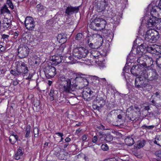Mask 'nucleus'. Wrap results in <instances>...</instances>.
<instances>
[{
    "label": "nucleus",
    "instance_id": "ddd939ff",
    "mask_svg": "<svg viewBox=\"0 0 161 161\" xmlns=\"http://www.w3.org/2000/svg\"><path fill=\"white\" fill-rule=\"evenodd\" d=\"M79 7L80 6L73 7L69 5L66 8L65 13L67 16H70L74 14L78 13L79 10Z\"/></svg>",
    "mask_w": 161,
    "mask_h": 161
},
{
    "label": "nucleus",
    "instance_id": "f257e3e1",
    "mask_svg": "<svg viewBox=\"0 0 161 161\" xmlns=\"http://www.w3.org/2000/svg\"><path fill=\"white\" fill-rule=\"evenodd\" d=\"M83 75L81 73H79L78 76L75 79L64 75L61 76L59 79L63 86V92L66 93H71L75 89H82L87 85L89 82L86 78L80 76Z\"/></svg>",
    "mask_w": 161,
    "mask_h": 161
},
{
    "label": "nucleus",
    "instance_id": "bf43d9fd",
    "mask_svg": "<svg viewBox=\"0 0 161 161\" xmlns=\"http://www.w3.org/2000/svg\"><path fill=\"white\" fill-rule=\"evenodd\" d=\"M152 103H153V105L154 106H155L157 108H158V107L159 106H161V105L159 106V104L157 103L154 100H153L152 101Z\"/></svg>",
    "mask_w": 161,
    "mask_h": 161
},
{
    "label": "nucleus",
    "instance_id": "f8f14e48",
    "mask_svg": "<svg viewBox=\"0 0 161 161\" xmlns=\"http://www.w3.org/2000/svg\"><path fill=\"white\" fill-rule=\"evenodd\" d=\"M25 25L26 28L31 31L33 30L35 26V22L31 17L27 16L25 21Z\"/></svg>",
    "mask_w": 161,
    "mask_h": 161
},
{
    "label": "nucleus",
    "instance_id": "cd10ccee",
    "mask_svg": "<svg viewBox=\"0 0 161 161\" xmlns=\"http://www.w3.org/2000/svg\"><path fill=\"white\" fill-rule=\"evenodd\" d=\"M115 117V113H113V111H112L108 114L106 120L108 123H111L114 120V119Z\"/></svg>",
    "mask_w": 161,
    "mask_h": 161
},
{
    "label": "nucleus",
    "instance_id": "13d9d810",
    "mask_svg": "<svg viewBox=\"0 0 161 161\" xmlns=\"http://www.w3.org/2000/svg\"><path fill=\"white\" fill-rule=\"evenodd\" d=\"M40 63L39 58H37L35 59V64L36 65H38Z\"/></svg>",
    "mask_w": 161,
    "mask_h": 161
},
{
    "label": "nucleus",
    "instance_id": "58836bf2",
    "mask_svg": "<svg viewBox=\"0 0 161 161\" xmlns=\"http://www.w3.org/2000/svg\"><path fill=\"white\" fill-rule=\"evenodd\" d=\"M13 137L14 138V140L13 141H12V137H11V136H10L9 137V141L13 145L14 144L16 141L19 140V139H18V136L17 135H15Z\"/></svg>",
    "mask_w": 161,
    "mask_h": 161
},
{
    "label": "nucleus",
    "instance_id": "412c9836",
    "mask_svg": "<svg viewBox=\"0 0 161 161\" xmlns=\"http://www.w3.org/2000/svg\"><path fill=\"white\" fill-rule=\"evenodd\" d=\"M63 58L62 56L57 55L53 56L51 59V60L52 61V63L57 65L61 62Z\"/></svg>",
    "mask_w": 161,
    "mask_h": 161
},
{
    "label": "nucleus",
    "instance_id": "de8ad7c7",
    "mask_svg": "<svg viewBox=\"0 0 161 161\" xmlns=\"http://www.w3.org/2000/svg\"><path fill=\"white\" fill-rule=\"evenodd\" d=\"M7 4L9 8L12 9L14 8V6L12 2L10 0H7Z\"/></svg>",
    "mask_w": 161,
    "mask_h": 161
},
{
    "label": "nucleus",
    "instance_id": "c03bdc74",
    "mask_svg": "<svg viewBox=\"0 0 161 161\" xmlns=\"http://www.w3.org/2000/svg\"><path fill=\"white\" fill-rule=\"evenodd\" d=\"M154 154L155 155L157 156V157L159 158H158V159H156L157 161H158L160 159H161V150H159L156 151L155 152Z\"/></svg>",
    "mask_w": 161,
    "mask_h": 161
},
{
    "label": "nucleus",
    "instance_id": "dca6fc26",
    "mask_svg": "<svg viewBox=\"0 0 161 161\" xmlns=\"http://www.w3.org/2000/svg\"><path fill=\"white\" fill-rule=\"evenodd\" d=\"M160 2L159 3L158 6H152V5H149L147 8V9H150V14L151 16H156V14L158 15L157 10H161V7L160 5Z\"/></svg>",
    "mask_w": 161,
    "mask_h": 161
},
{
    "label": "nucleus",
    "instance_id": "a878e982",
    "mask_svg": "<svg viewBox=\"0 0 161 161\" xmlns=\"http://www.w3.org/2000/svg\"><path fill=\"white\" fill-rule=\"evenodd\" d=\"M99 40L94 43V46L95 49H98L102 46L103 42V39L102 36L100 35H98Z\"/></svg>",
    "mask_w": 161,
    "mask_h": 161
},
{
    "label": "nucleus",
    "instance_id": "864d4df0",
    "mask_svg": "<svg viewBox=\"0 0 161 161\" xmlns=\"http://www.w3.org/2000/svg\"><path fill=\"white\" fill-rule=\"evenodd\" d=\"M96 52H95L94 53H93V54L92 55V56H93V58H95L96 59H98V58L99 57L101 56L100 55H99V54H97V53L96 54ZM96 62H97V60H95Z\"/></svg>",
    "mask_w": 161,
    "mask_h": 161
},
{
    "label": "nucleus",
    "instance_id": "f704fd0d",
    "mask_svg": "<svg viewBox=\"0 0 161 161\" xmlns=\"http://www.w3.org/2000/svg\"><path fill=\"white\" fill-rule=\"evenodd\" d=\"M154 143L161 147V135L156 136Z\"/></svg>",
    "mask_w": 161,
    "mask_h": 161
},
{
    "label": "nucleus",
    "instance_id": "052dcab7",
    "mask_svg": "<svg viewBox=\"0 0 161 161\" xmlns=\"http://www.w3.org/2000/svg\"><path fill=\"white\" fill-rule=\"evenodd\" d=\"M33 74L31 73H29L28 77L25 78L27 80H30L33 77Z\"/></svg>",
    "mask_w": 161,
    "mask_h": 161
},
{
    "label": "nucleus",
    "instance_id": "9d476101",
    "mask_svg": "<svg viewBox=\"0 0 161 161\" xmlns=\"http://www.w3.org/2000/svg\"><path fill=\"white\" fill-rule=\"evenodd\" d=\"M29 48L25 45L23 46L22 47L20 45L18 48V55L19 57L21 58L27 56L29 54Z\"/></svg>",
    "mask_w": 161,
    "mask_h": 161
},
{
    "label": "nucleus",
    "instance_id": "c9c22d12",
    "mask_svg": "<svg viewBox=\"0 0 161 161\" xmlns=\"http://www.w3.org/2000/svg\"><path fill=\"white\" fill-rule=\"evenodd\" d=\"M54 149L53 154L58 157L62 151V150L59 147H55Z\"/></svg>",
    "mask_w": 161,
    "mask_h": 161
},
{
    "label": "nucleus",
    "instance_id": "f3484780",
    "mask_svg": "<svg viewBox=\"0 0 161 161\" xmlns=\"http://www.w3.org/2000/svg\"><path fill=\"white\" fill-rule=\"evenodd\" d=\"M103 36L108 42H111L113 38L114 34L110 30L104 29L103 31Z\"/></svg>",
    "mask_w": 161,
    "mask_h": 161
},
{
    "label": "nucleus",
    "instance_id": "39448f33",
    "mask_svg": "<svg viewBox=\"0 0 161 161\" xmlns=\"http://www.w3.org/2000/svg\"><path fill=\"white\" fill-rule=\"evenodd\" d=\"M159 38L158 32L154 30L147 31L145 35V40L150 42H155Z\"/></svg>",
    "mask_w": 161,
    "mask_h": 161
},
{
    "label": "nucleus",
    "instance_id": "680f3d73",
    "mask_svg": "<svg viewBox=\"0 0 161 161\" xmlns=\"http://www.w3.org/2000/svg\"><path fill=\"white\" fill-rule=\"evenodd\" d=\"M88 136L86 134L83 135L81 137V139L82 141V142H84L86 141V140L87 139V137Z\"/></svg>",
    "mask_w": 161,
    "mask_h": 161
},
{
    "label": "nucleus",
    "instance_id": "473e14b6",
    "mask_svg": "<svg viewBox=\"0 0 161 161\" xmlns=\"http://www.w3.org/2000/svg\"><path fill=\"white\" fill-rule=\"evenodd\" d=\"M126 144L129 146L132 145L134 143L133 139L130 137H129L125 138V140Z\"/></svg>",
    "mask_w": 161,
    "mask_h": 161
},
{
    "label": "nucleus",
    "instance_id": "bb28decb",
    "mask_svg": "<svg viewBox=\"0 0 161 161\" xmlns=\"http://www.w3.org/2000/svg\"><path fill=\"white\" fill-rule=\"evenodd\" d=\"M23 150H24V149L22 147H19L18 149L14 156V158L15 159L17 160L21 158V157L24 154Z\"/></svg>",
    "mask_w": 161,
    "mask_h": 161
},
{
    "label": "nucleus",
    "instance_id": "f03ea898",
    "mask_svg": "<svg viewBox=\"0 0 161 161\" xmlns=\"http://www.w3.org/2000/svg\"><path fill=\"white\" fill-rule=\"evenodd\" d=\"M135 87L136 88H142L145 89L148 88L150 89L153 88L152 86L148 83L146 77L142 75V72L140 75L136 77L135 80Z\"/></svg>",
    "mask_w": 161,
    "mask_h": 161
},
{
    "label": "nucleus",
    "instance_id": "8fccbe9b",
    "mask_svg": "<svg viewBox=\"0 0 161 161\" xmlns=\"http://www.w3.org/2000/svg\"><path fill=\"white\" fill-rule=\"evenodd\" d=\"M82 37V34L81 33H78L76 36L75 39L76 40L80 41Z\"/></svg>",
    "mask_w": 161,
    "mask_h": 161
},
{
    "label": "nucleus",
    "instance_id": "49530a36",
    "mask_svg": "<svg viewBox=\"0 0 161 161\" xmlns=\"http://www.w3.org/2000/svg\"><path fill=\"white\" fill-rule=\"evenodd\" d=\"M39 129L37 127H35L33 130V132L34 134V136L36 137H37L39 134Z\"/></svg>",
    "mask_w": 161,
    "mask_h": 161
},
{
    "label": "nucleus",
    "instance_id": "6ab92c4d",
    "mask_svg": "<svg viewBox=\"0 0 161 161\" xmlns=\"http://www.w3.org/2000/svg\"><path fill=\"white\" fill-rule=\"evenodd\" d=\"M135 111L134 109L131 108V107H130L127 110L126 112V115L129 119L134 121H136V118L133 115Z\"/></svg>",
    "mask_w": 161,
    "mask_h": 161
},
{
    "label": "nucleus",
    "instance_id": "a211bd4d",
    "mask_svg": "<svg viewBox=\"0 0 161 161\" xmlns=\"http://www.w3.org/2000/svg\"><path fill=\"white\" fill-rule=\"evenodd\" d=\"M142 68L139 66L138 65H133L130 69V72L134 76L136 77L140 75V73L143 70V69L141 70Z\"/></svg>",
    "mask_w": 161,
    "mask_h": 161
},
{
    "label": "nucleus",
    "instance_id": "7ed1b4c3",
    "mask_svg": "<svg viewBox=\"0 0 161 161\" xmlns=\"http://www.w3.org/2000/svg\"><path fill=\"white\" fill-rule=\"evenodd\" d=\"M92 20L89 25L91 29L94 30L101 31L105 28L107 22L104 19L100 17H96Z\"/></svg>",
    "mask_w": 161,
    "mask_h": 161
},
{
    "label": "nucleus",
    "instance_id": "1a4fd4ad",
    "mask_svg": "<svg viewBox=\"0 0 161 161\" xmlns=\"http://www.w3.org/2000/svg\"><path fill=\"white\" fill-rule=\"evenodd\" d=\"M107 4L108 2L106 0H96L95 2V8L98 12L103 11Z\"/></svg>",
    "mask_w": 161,
    "mask_h": 161
},
{
    "label": "nucleus",
    "instance_id": "20e7f679",
    "mask_svg": "<svg viewBox=\"0 0 161 161\" xmlns=\"http://www.w3.org/2000/svg\"><path fill=\"white\" fill-rule=\"evenodd\" d=\"M142 74L146 77L150 84L151 83L155 81L158 79V75L155 69H152L147 70L143 69L142 71Z\"/></svg>",
    "mask_w": 161,
    "mask_h": 161
},
{
    "label": "nucleus",
    "instance_id": "a19ab883",
    "mask_svg": "<svg viewBox=\"0 0 161 161\" xmlns=\"http://www.w3.org/2000/svg\"><path fill=\"white\" fill-rule=\"evenodd\" d=\"M15 67H16V66ZM15 69V70H14L13 69L11 70L10 71L11 74L16 77L20 76L19 74L17 71V68H16Z\"/></svg>",
    "mask_w": 161,
    "mask_h": 161
},
{
    "label": "nucleus",
    "instance_id": "774afa93",
    "mask_svg": "<svg viewBox=\"0 0 161 161\" xmlns=\"http://www.w3.org/2000/svg\"><path fill=\"white\" fill-rule=\"evenodd\" d=\"M128 160L127 159H121L119 158H117V159L116 158V161H126Z\"/></svg>",
    "mask_w": 161,
    "mask_h": 161
},
{
    "label": "nucleus",
    "instance_id": "423d86ee",
    "mask_svg": "<svg viewBox=\"0 0 161 161\" xmlns=\"http://www.w3.org/2000/svg\"><path fill=\"white\" fill-rule=\"evenodd\" d=\"M16 68L19 76H24L26 75L29 72L27 65L22 61H18L16 63Z\"/></svg>",
    "mask_w": 161,
    "mask_h": 161
},
{
    "label": "nucleus",
    "instance_id": "a18cd8bd",
    "mask_svg": "<svg viewBox=\"0 0 161 161\" xmlns=\"http://www.w3.org/2000/svg\"><path fill=\"white\" fill-rule=\"evenodd\" d=\"M101 148L104 151H107L109 149L108 146L106 143L103 144L101 146Z\"/></svg>",
    "mask_w": 161,
    "mask_h": 161
},
{
    "label": "nucleus",
    "instance_id": "37998d69",
    "mask_svg": "<svg viewBox=\"0 0 161 161\" xmlns=\"http://www.w3.org/2000/svg\"><path fill=\"white\" fill-rule=\"evenodd\" d=\"M106 140L107 142H110L113 140V138L112 136L110 134L106 135Z\"/></svg>",
    "mask_w": 161,
    "mask_h": 161
},
{
    "label": "nucleus",
    "instance_id": "393cba45",
    "mask_svg": "<svg viewBox=\"0 0 161 161\" xmlns=\"http://www.w3.org/2000/svg\"><path fill=\"white\" fill-rule=\"evenodd\" d=\"M121 17L119 15H116L112 17L110 19L111 22L113 24V28H115L119 24L120 22V18Z\"/></svg>",
    "mask_w": 161,
    "mask_h": 161
},
{
    "label": "nucleus",
    "instance_id": "aec40b11",
    "mask_svg": "<svg viewBox=\"0 0 161 161\" xmlns=\"http://www.w3.org/2000/svg\"><path fill=\"white\" fill-rule=\"evenodd\" d=\"M12 25V21L10 19L4 18L3 19V23L1 25L2 26L4 30H9L11 29Z\"/></svg>",
    "mask_w": 161,
    "mask_h": 161
},
{
    "label": "nucleus",
    "instance_id": "6e6d98bb",
    "mask_svg": "<svg viewBox=\"0 0 161 161\" xmlns=\"http://www.w3.org/2000/svg\"><path fill=\"white\" fill-rule=\"evenodd\" d=\"M93 108L94 109H97L98 110H99L100 109V107H99V105L97 104L96 103V104H94L93 105Z\"/></svg>",
    "mask_w": 161,
    "mask_h": 161
},
{
    "label": "nucleus",
    "instance_id": "e2e57ef3",
    "mask_svg": "<svg viewBox=\"0 0 161 161\" xmlns=\"http://www.w3.org/2000/svg\"><path fill=\"white\" fill-rule=\"evenodd\" d=\"M98 140V138L97 136H94L92 138V142L93 143H96Z\"/></svg>",
    "mask_w": 161,
    "mask_h": 161
},
{
    "label": "nucleus",
    "instance_id": "5fc2aeb1",
    "mask_svg": "<svg viewBox=\"0 0 161 161\" xmlns=\"http://www.w3.org/2000/svg\"><path fill=\"white\" fill-rule=\"evenodd\" d=\"M156 50L157 52V55H158L159 54H161V46H156Z\"/></svg>",
    "mask_w": 161,
    "mask_h": 161
},
{
    "label": "nucleus",
    "instance_id": "2f4dec72",
    "mask_svg": "<svg viewBox=\"0 0 161 161\" xmlns=\"http://www.w3.org/2000/svg\"><path fill=\"white\" fill-rule=\"evenodd\" d=\"M145 142L146 141L144 140L140 141L137 144L134 145V149H137L142 147L145 145Z\"/></svg>",
    "mask_w": 161,
    "mask_h": 161
},
{
    "label": "nucleus",
    "instance_id": "0e129e2a",
    "mask_svg": "<svg viewBox=\"0 0 161 161\" xmlns=\"http://www.w3.org/2000/svg\"><path fill=\"white\" fill-rule=\"evenodd\" d=\"M106 134H104L102 136L100 137V139L102 141H105L106 140Z\"/></svg>",
    "mask_w": 161,
    "mask_h": 161
},
{
    "label": "nucleus",
    "instance_id": "b1692460",
    "mask_svg": "<svg viewBox=\"0 0 161 161\" xmlns=\"http://www.w3.org/2000/svg\"><path fill=\"white\" fill-rule=\"evenodd\" d=\"M94 102L98 104L101 108H102L105 105L106 103L104 98L103 97H100V96H98L96 97Z\"/></svg>",
    "mask_w": 161,
    "mask_h": 161
},
{
    "label": "nucleus",
    "instance_id": "09e8293b",
    "mask_svg": "<svg viewBox=\"0 0 161 161\" xmlns=\"http://www.w3.org/2000/svg\"><path fill=\"white\" fill-rule=\"evenodd\" d=\"M98 81L99 82L101 85H104L106 84V80L105 78H100Z\"/></svg>",
    "mask_w": 161,
    "mask_h": 161
},
{
    "label": "nucleus",
    "instance_id": "6e6552de",
    "mask_svg": "<svg viewBox=\"0 0 161 161\" xmlns=\"http://www.w3.org/2000/svg\"><path fill=\"white\" fill-rule=\"evenodd\" d=\"M44 71L46 77L48 79L54 77L56 73L55 68L48 64L44 69Z\"/></svg>",
    "mask_w": 161,
    "mask_h": 161
},
{
    "label": "nucleus",
    "instance_id": "3c124183",
    "mask_svg": "<svg viewBox=\"0 0 161 161\" xmlns=\"http://www.w3.org/2000/svg\"><path fill=\"white\" fill-rule=\"evenodd\" d=\"M110 13V15H111L112 17H114L116 15H119V13L117 12L116 10H112L111 11Z\"/></svg>",
    "mask_w": 161,
    "mask_h": 161
},
{
    "label": "nucleus",
    "instance_id": "72a5a7b5",
    "mask_svg": "<svg viewBox=\"0 0 161 161\" xmlns=\"http://www.w3.org/2000/svg\"><path fill=\"white\" fill-rule=\"evenodd\" d=\"M1 14H3L5 13L10 14V12L8 9L6 5H4L3 7L0 9Z\"/></svg>",
    "mask_w": 161,
    "mask_h": 161
},
{
    "label": "nucleus",
    "instance_id": "c756f323",
    "mask_svg": "<svg viewBox=\"0 0 161 161\" xmlns=\"http://www.w3.org/2000/svg\"><path fill=\"white\" fill-rule=\"evenodd\" d=\"M80 50V47H79L74 49L73 51V56L75 57V58H76L78 59H81Z\"/></svg>",
    "mask_w": 161,
    "mask_h": 161
},
{
    "label": "nucleus",
    "instance_id": "79ce46f5",
    "mask_svg": "<svg viewBox=\"0 0 161 161\" xmlns=\"http://www.w3.org/2000/svg\"><path fill=\"white\" fill-rule=\"evenodd\" d=\"M156 63L158 68L161 69V56H159L157 59Z\"/></svg>",
    "mask_w": 161,
    "mask_h": 161
},
{
    "label": "nucleus",
    "instance_id": "c85d7f7f",
    "mask_svg": "<svg viewBox=\"0 0 161 161\" xmlns=\"http://www.w3.org/2000/svg\"><path fill=\"white\" fill-rule=\"evenodd\" d=\"M80 50L81 58H85L89 53L88 50L83 47H80Z\"/></svg>",
    "mask_w": 161,
    "mask_h": 161
},
{
    "label": "nucleus",
    "instance_id": "4468645a",
    "mask_svg": "<svg viewBox=\"0 0 161 161\" xmlns=\"http://www.w3.org/2000/svg\"><path fill=\"white\" fill-rule=\"evenodd\" d=\"M145 46L143 44H142L139 46H138L136 49L132 47V50L130 52L132 53L136 54L137 56H143L144 52L145 51Z\"/></svg>",
    "mask_w": 161,
    "mask_h": 161
},
{
    "label": "nucleus",
    "instance_id": "4be33fe9",
    "mask_svg": "<svg viewBox=\"0 0 161 161\" xmlns=\"http://www.w3.org/2000/svg\"><path fill=\"white\" fill-rule=\"evenodd\" d=\"M67 35L64 33H62L58 35L57 37V40L60 43L63 44L67 41Z\"/></svg>",
    "mask_w": 161,
    "mask_h": 161
},
{
    "label": "nucleus",
    "instance_id": "9b49d317",
    "mask_svg": "<svg viewBox=\"0 0 161 161\" xmlns=\"http://www.w3.org/2000/svg\"><path fill=\"white\" fill-rule=\"evenodd\" d=\"M137 57L138 58L137 60V65L142 69L144 67H147V66L146 63L147 61L148 60L152 61V58H151V59H147V57L145 55L139 56H137Z\"/></svg>",
    "mask_w": 161,
    "mask_h": 161
},
{
    "label": "nucleus",
    "instance_id": "5701e85b",
    "mask_svg": "<svg viewBox=\"0 0 161 161\" xmlns=\"http://www.w3.org/2000/svg\"><path fill=\"white\" fill-rule=\"evenodd\" d=\"M58 92L57 90H54L53 88H51L49 94L50 96V99L51 101H53L54 99L58 98V96L59 95Z\"/></svg>",
    "mask_w": 161,
    "mask_h": 161
},
{
    "label": "nucleus",
    "instance_id": "338daca9",
    "mask_svg": "<svg viewBox=\"0 0 161 161\" xmlns=\"http://www.w3.org/2000/svg\"><path fill=\"white\" fill-rule=\"evenodd\" d=\"M11 83H12L13 85L16 86L18 84V82L16 80H14L12 81Z\"/></svg>",
    "mask_w": 161,
    "mask_h": 161
},
{
    "label": "nucleus",
    "instance_id": "2eb2a0df",
    "mask_svg": "<svg viewBox=\"0 0 161 161\" xmlns=\"http://www.w3.org/2000/svg\"><path fill=\"white\" fill-rule=\"evenodd\" d=\"M158 18H157L156 16H151L149 19H147L146 26L150 27L157 26L156 24L158 23Z\"/></svg>",
    "mask_w": 161,
    "mask_h": 161
},
{
    "label": "nucleus",
    "instance_id": "69168bd1",
    "mask_svg": "<svg viewBox=\"0 0 161 161\" xmlns=\"http://www.w3.org/2000/svg\"><path fill=\"white\" fill-rule=\"evenodd\" d=\"M116 158H111L106 159L104 160V161H116Z\"/></svg>",
    "mask_w": 161,
    "mask_h": 161
},
{
    "label": "nucleus",
    "instance_id": "ea45409f",
    "mask_svg": "<svg viewBox=\"0 0 161 161\" xmlns=\"http://www.w3.org/2000/svg\"><path fill=\"white\" fill-rule=\"evenodd\" d=\"M92 37H90L87 40V43L89 47L92 49H95V47L94 46V43L92 42L91 40L92 39Z\"/></svg>",
    "mask_w": 161,
    "mask_h": 161
},
{
    "label": "nucleus",
    "instance_id": "603ef678",
    "mask_svg": "<svg viewBox=\"0 0 161 161\" xmlns=\"http://www.w3.org/2000/svg\"><path fill=\"white\" fill-rule=\"evenodd\" d=\"M141 127L143 129H144L146 128L149 129H151L153 128L154 127V126L153 125L147 126L145 125H142Z\"/></svg>",
    "mask_w": 161,
    "mask_h": 161
},
{
    "label": "nucleus",
    "instance_id": "4d7b16f0",
    "mask_svg": "<svg viewBox=\"0 0 161 161\" xmlns=\"http://www.w3.org/2000/svg\"><path fill=\"white\" fill-rule=\"evenodd\" d=\"M77 161H88V158L86 156H84Z\"/></svg>",
    "mask_w": 161,
    "mask_h": 161
},
{
    "label": "nucleus",
    "instance_id": "0eeeda50",
    "mask_svg": "<svg viewBox=\"0 0 161 161\" xmlns=\"http://www.w3.org/2000/svg\"><path fill=\"white\" fill-rule=\"evenodd\" d=\"M97 92V90H94L93 91L89 88H83L82 92V97L85 100L90 101L93 98Z\"/></svg>",
    "mask_w": 161,
    "mask_h": 161
},
{
    "label": "nucleus",
    "instance_id": "e433bc0d",
    "mask_svg": "<svg viewBox=\"0 0 161 161\" xmlns=\"http://www.w3.org/2000/svg\"><path fill=\"white\" fill-rule=\"evenodd\" d=\"M155 47V45H149V46H145V48L146 50L148 52L151 53H153V47ZM153 53H154L153 52Z\"/></svg>",
    "mask_w": 161,
    "mask_h": 161
},
{
    "label": "nucleus",
    "instance_id": "7c9ffc66",
    "mask_svg": "<svg viewBox=\"0 0 161 161\" xmlns=\"http://www.w3.org/2000/svg\"><path fill=\"white\" fill-rule=\"evenodd\" d=\"M68 153L64 151V150H63L58 158L59 159L66 160L68 158Z\"/></svg>",
    "mask_w": 161,
    "mask_h": 161
},
{
    "label": "nucleus",
    "instance_id": "4c0bfd02",
    "mask_svg": "<svg viewBox=\"0 0 161 161\" xmlns=\"http://www.w3.org/2000/svg\"><path fill=\"white\" fill-rule=\"evenodd\" d=\"M31 130V126L30 125H27L25 129V138H28L30 136Z\"/></svg>",
    "mask_w": 161,
    "mask_h": 161
}]
</instances>
